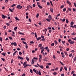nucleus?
<instances>
[{
	"label": "nucleus",
	"instance_id": "nucleus-1",
	"mask_svg": "<svg viewBox=\"0 0 76 76\" xmlns=\"http://www.w3.org/2000/svg\"><path fill=\"white\" fill-rule=\"evenodd\" d=\"M16 8L18 9H21L22 8V6H20V5H18L16 7Z\"/></svg>",
	"mask_w": 76,
	"mask_h": 76
},
{
	"label": "nucleus",
	"instance_id": "nucleus-2",
	"mask_svg": "<svg viewBox=\"0 0 76 76\" xmlns=\"http://www.w3.org/2000/svg\"><path fill=\"white\" fill-rule=\"evenodd\" d=\"M48 18L49 19H48V22H50V20H51L52 19L51 16L49 15L48 16Z\"/></svg>",
	"mask_w": 76,
	"mask_h": 76
},
{
	"label": "nucleus",
	"instance_id": "nucleus-3",
	"mask_svg": "<svg viewBox=\"0 0 76 76\" xmlns=\"http://www.w3.org/2000/svg\"><path fill=\"white\" fill-rule=\"evenodd\" d=\"M39 62H41V60H42V56H41V55H40L39 56Z\"/></svg>",
	"mask_w": 76,
	"mask_h": 76
},
{
	"label": "nucleus",
	"instance_id": "nucleus-4",
	"mask_svg": "<svg viewBox=\"0 0 76 76\" xmlns=\"http://www.w3.org/2000/svg\"><path fill=\"white\" fill-rule=\"evenodd\" d=\"M14 45V46H16L17 44H16V42H14V43H11V45Z\"/></svg>",
	"mask_w": 76,
	"mask_h": 76
},
{
	"label": "nucleus",
	"instance_id": "nucleus-5",
	"mask_svg": "<svg viewBox=\"0 0 76 76\" xmlns=\"http://www.w3.org/2000/svg\"><path fill=\"white\" fill-rule=\"evenodd\" d=\"M44 50V49H42L41 50V53H42L43 55H44V52H43V51Z\"/></svg>",
	"mask_w": 76,
	"mask_h": 76
},
{
	"label": "nucleus",
	"instance_id": "nucleus-6",
	"mask_svg": "<svg viewBox=\"0 0 76 76\" xmlns=\"http://www.w3.org/2000/svg\"><path fill=\"white\" fill-rule=\"evenodd\" d=\"M50 10L52 13H54V12L53 11V10H54V9H53V8H50Z\"/></svg>",
	"mask_w": 76,
	"mask_h": 76
},
{
	"label": "nucleus",
	"instance_id": "nucleus-7",
	"mask_svg": "<svg viewBox=\"0 0 76 76\" xmlns=\"http://www.w3.org/2000/svg\"><path fill=\"white\" fill-rule=\"evenodd\" d=\"M18 58H20V60H23V58L20 56H18Z\"/></svg>",
	"mask_w": 76,
	"mask_h": 76
},
{
	"label": "nucleus",
	"instance_id": "nucleus-8",
	"mask_svg": "<svg viewBox=\"0 0 76 76\" xmlns=\"http://www.w3.org/2000/svg\"><path fill=\"white\" fill-rule=\"evenodd\" d=\"M70 27H72V28H76V25H75L74 26L72 25H71Z\"/></svg>",
	"mask_w": 76,
	"mask_h": 76
},
{
	"label": "nucleus",
	"instance_id": "nucleus-9",
	"mask_svg": "<svg viewBox=\"0 0 76 76\" xmlns=\"http://www.w3.org/2000/svg\"><path fill=\"white\" fill-rule=\"evenodd\" d=\"M76 34V33L73 32L71 34V35H75Z\"/></svg>",
	"mask_w": 76,
	"mask_h": 76
},
{
	"label": "nucleus",
	"instance_id": "nucleus-10",
	"mask_svg": "<svg viewBox=\"0 0 76 76\" xmlns=\"http://www.w3.org/2000/svg\"><path fill=\"white\" fill-rule=\"evenodd\" d=\"M1 55H2L3 56H6V53H1Z\"/></svg>",
	"mask_w": 76,
	"mask_h": 76
},
{
	"label": "nucleus",
	"instance_id": "nucleus-11",
	"mask_svg": "<svg viewBox=\"0 0 76 76\" xmlns=\"http://www.w3.org/2000/svg\"><path fill=\"white\" fill-rule=\"evenodd\" d=\"M34 60L33 59L32 60L31 64H34Z\"/></svg>",
	"mask_w": 76,
	"mask_h": 76
},
{
	"label": "nucleus",
	"instance_id": "nucleus-12",
	"mask_svg": "<svg viewBox=\"0 0 76 76\" xmlns=\"http://www.w3.org/2000/svg\"><path fill=\"white\" fill-rule=\"evenodd\" d=\"M59 62L60 63H61V64L63 65V66H64V64H63V63L61 61H59Z\"/></svg>",
	"mask_w": 76,
	"mask_h": 76
},
{
	"label": "nucleus",
	"instance_id": "nucleus-13",
	"mask_svg": "<svg viewBox=\"0 0 76 76\" xmlns=\"http://www.w3.org/2000/svg\"><path fill=\"white\" fill-rule=\"evenodd\" d=\"M15 18L16 20H19V18H18L17 17H15Z\"/></svg>",
	"mask_w": 76,
	"mask_h": 76
},
{
	"label": "nucleus",
	"instance_id": "nucleus-14",
	"mask_svg": "<svg viewBox=\"0 0 76 76\" xmlns=\"http://www.w3.org/2000/svg\"><path fill=\"white\" fill-rule=\"evenodd\" d=\"M54 42L55 44H56V45H57L58 44V42H57V41L55 40L54 41Z\"/></svg>",
	"mask_w": 76,
	"mask_h": 76
},
{
	"label": "nucleus",
	"instance_id": "nucleus-15",
	"mask_svg": "<svg viewBox=\"0 0 76 76\" xmlns=\"http://www.w3.org/2000/svg\"><path fill=\"white\" fill-rule=\"evenodd\" d=\"M63 67H61V68L60 69V71L61 72L62 70H63Z\"/></svg>",
	"mask_w": 76,
	"mask_h": 76
},
{
	"label": "nucleus",
	"instance_id": "nucleus-16",
	"mask_svg": "<svg viewBox=\"0 0 76 76\" xmlns=\"http://www.w3.org/2000/svg\"><path fill=\"white\" fill-rule=\"evenodd\" d=\"M64 68L65 69V70H66V71L67 70V68L66 66H64Z\"/></svg>",
	"mask_w": 76,
	"mask_h": 76
},
{
	"label": "nucleus",
	"instance_id": "nucleus-17",
	"mask_svg": "<svg viewBox=\"0 0 76 76\" xmlns=\"http://www.w3.org/2000/svg\"><path fill=\"white\" fill-rule=\"evenodd\" d=\"M2 18L3 19H5V16H4V15H2Z\"/></svg>",
	"mask_w": 76,
	"mask_h": 76
},
{
	"label": "nucleus",
	"instance_id": "nucleus-18",
	"mask_svg": "<svg viewBox=\"0 0 76 76\" xmlns=\"http://www.w3.org/2000/svg\"><path fill=\"white\" fill-rule=\"evenodd\" d=\"M17 52V51H15L13 53V56H15V54L16 53V52Z\"/></svg>",
	"mask_w": 76,
	"mask_h": 76
},
{
	"label": "nucleus",
	"instance_id": "nucleus-19",
	"mask_svg": "<svg viewBox=\"0 0 76 76\" xmlns=\"http://www.w3.org/2000/svg\"><path fill=\"white\" fill-rule=\"evenodd\" d=\"M34 35L37 39V34H36V33H34Z\"/></svg>",
	"mask_w": 76,
	"mask_h": 76
},
{
	"label": "nucleus",
	"instance_id": "nucleus-20",
	"mask_svg": "<svg viewBox=\"0 0 76 76\" xmlns=\"http://www.w3.org/2000/svg\"><path fill=\"white\" fill-rule=\"evenodd\" d=\"M41 38V37H39L38 38H37L36 39H37V41H38V40H39V39H40Z\"/></svg>",
	"mask_w": 76,
	"mask_h": 76
},
{
	"label": "nucleus",
	"instance_id": "nucleus-21",
	"mask_svg": "<svg viewBox=\"0 0 76 76\" xmlns=\"http://www.w3.org/2000/svg\"><path fill=\"white\" fill-rule=\"evenodd\" d=\"M44 49H45V50H47V51H48V50H47L48 49V47H45L44 48Z\"/></svg>",
	"mask_w": 76,
	"mask_h": 76
},
{
	"label": "nucleus",
	"instance_id": "nucleus-22",
	"mask_svg": "<svg viewBox=\"0 0 76 76\" xmlns=\"http://www.w3.org/2000/svg\"><path fill=\"white\" fill-rule=\"evenodd\" d=\"M9 10L11 12H13V10H11V9L9 8Z\"/></svg>",
	"mask_w": 76,
	"mask_h": 76
},
{
	"label": "nucleus",
	"instance_id": "nucleus-23",
	"mask_svg": "<svg viewBox=\"0 0 76 76\" xmlns=\"http://www.w3.org/2000/svg\"><path fill=\"white\" fill-rule=\"evenodd\" d=\"M66 23H69V20L68 19H66Z\"/></svg>",
	"mask_w": 76,
	"mask_h": 76
},
{
	"label": "nucleus",
	"instance_id": "nucleus-24",
	"mask_svg": "<svg viewBox=\"0 0 76 76\" xmlns=\"http://www.w3.org/2000/svg\"><path fill=\"white\" fill-rule=\"evenodd\" d=\"M24 67H23V68H25V67H27V64H26V65H24Z\"/></svg>",
	"mask_w": 76,
	"mask_h": 76
},
{
	"label": "nucleus",
	"instance_id": "nucleus-25",
	"mask_svg": "<svg viewBox=\"0 0 76 76\" xmlns=\"http://www.w3.org/2000/svg\"><path fill=\"white\" fill-rule=\"evenodd\" d=\"M26 59L27 61H29V58H28V57L27 56L26 57Z\"/></svg>",
	"mask_w": 76,
	"mask_h": 76
},
{
	"label": "nucleus",
	"instance_id": "nucleus-26",
	"mask_svg": "<svg viewBox=\"0 0 76 76\" xmlns=\"http://www.w3.org/2000/svg\"><path fill=\"white\" fill-rule=\"evenodd\" d=\"M18 33L19 34H20V35H24V34L21 32H18Z\"/></svg>",
	"mask_w": 76,
	"mask_h": 76
},
{
	"label": "nucleus",
	"instance_id": "nucleus-27",
	"mask_svg": "<svg viewBox=\"0 0 76 76\" xmlns=\"http://www.w3.org/2000/svg\"><path fill=\"white\" fill-rule=\"evenodd\" d=\"M22 42L23 43V44H25L26 45L27 44L26 42H25L24 41H23Z\"/></svg>",
	"mask_w": 76,
	"mask_h": 76
},
{
	"label": "nucleus",
	"instance_id": "nucleus-28",
	"mask_svg": "<svg viewBox=\"0 0 76 76\" xmlns=\"http://www.w3.org/2000/svg\"><path fill=\"white\" fill-rule=\"evenodd\" d=\"M41 46H42V45H41V44H40L39 45H38L39 47H41Z\"/></svg>",
	"mask_w": 76,
	"mask_h": 76
},
{
	"label": "nucleus",
	"instance_id": "nucleus-29",
	"mask_svg": "<svg viewBox=\"0 0 76 76\" xmlns=\"http://www.w3.org/2000/svg\"><path fill=\"white\" fill-rule=\"evenodd\" d=\"M66 10V8H64L63 10V12H65Z\"/></svg>",
	"mask_w": 76,
	"mask_h": 76
},
{
	"label": "nucleus",
	"instance_id": "nucleus-30",
	"mask_svg": "<svg viewBox=\"0 0 76 76\" xmlns=\"http://www.w3.org/2000/svg\"><path fill=\"white\" fill-rule=\"evenodd\" d=\"M8 38L9 39H10L11 40H12V37H8Z\"/></svg>",
	"mask_w": 76,
	"mask_h": 76
},
{
	"label": "nucleus",
	"instance_id": "nucleus-31",
	"mask_svg": "<svg viewBox=\"0 0 76 76\" xmlns=\"http://www.w3.org/2000/svg\"><path fill=\"white\" fill-rule=\"evenodd\" d=\"M13 59H12V60H11V63H13Z\"/></svg>",
	"mask_w": 76,
	"mask_h": 76
},
{
	"label": "nucleus",
	"instance_id": "nucleus-32",
	"mask_svg": "<svg viewBox=\"0 0 76 76\" xmlns=\"http://www.w3.org/2000/svg\"><path fill=\"white\" fill-rule=\"evenodd\" d=\"M15 5L16 4H12V5H11L12 7H14V6H15Z\"/></svg>",
	"mask_w": 76,
	"mask_h": 76
},
{
	"label": "nucleus",
	"instance_id": "nucleus-33",
	"mask_svg": "<svg viewBox=\"0 0 76 76\" xmlns=\"http://www.w3.org/2000/svg\"><path fill=\"white\" fill-rule=\"evenodd\" d=\"M53 74L54 75H56L57 73L56 72H53Z\"/></svg>",
	"mask_w": 76,
	"mask_h": 76
},
{
	"label": "nucleus",
	"instance_id": "nucleus-34",
	"mask_svg": "<svg viewBox=\"0 0 76 76\" xmlns=\"http://www.w3.org/2000/svg\"><path fill=\"white\" fill-rule=\"evenodd\" d=\"M73 24H74V22H71V25H73Z\"/></svg>",
	"mask_w": 76,
	"mask_h": 76
},
{
	"label": "nucleus",
	"instance_id": "nucleus-35",
	"mask_svg": "<svg viewBox=\"0 0 76 76\" xmlns=\"http://www.w3.org/2000/svg\"><path fill=\"white\" fill-rule=\"evenodd\" d=\"M75 42H74L73 41H71V42H70V44H74Z\"/></svg>",
	"mask_w": 76,
	"mask_h": 76
},
{
	"label": "nucleus",
	"instance_id": "nucleus-36",
	"mask_svg": "<svg viewBox=\"0 0 76 76\" xmlns=\"http://www.w3.org/2000/svg\"><path fill=\"white\" fill-rule=\"evenodd\" d=\"M72 10H73V12H75V11H76V9L73 8V9H72Z\"/></svg>",
	"mask_w": 76,
	"mask_h": 76
},
{
	"label": "nucleus",
	"instance_id": "nucleus-37",
	"mask_svg": "<svg viewBox=\"0 0 76 76\" xmlns=\"http://www.w3.org/2000/svg\"><path fill=\"white\" fill-rule=\"evenodd\" d=\"M50 3L52 6H53V3H52V1H50Z\"/></svg>",
	"mask_w": 76,
	"mask_h": 76
},
{
	"label": "nucleus",
	"instance_id": "nucleus-38",
	"mask_svg": "<svg viewBox=\"0 0 76 76\" xmlns=\"http://www.w3.org/2000/svg\"><path fill=\"white\" fill-rule=\"evenodd\" d=\"M26 64V62H24L23 64V66H24V65Z\"/></svg>",
	"mask_w": 76,
	"mask_h": 76
},
{
	"label": "nucleus",
	"instance_id": "nucleus-39",
	"mask_svg": "<svg viewBox=\"0 0 76 76\" xmlns=\"http://www.w3.org/2000/svg\"><path fill=\"white\" fill-rule=\"evenodd\" d=\"M54 43H52L51 44V46L53 47V46H54Z\"/></svg>",
	"mask_w": 76,
	"mask_h": 76
},
{
	"label": "nucleus",
	"instance_id": "nucleus-40",
	"mask_svg": "<svg viewBox=\"0 0 76 76\" xmlns=\"http://www.w3.org/2000/svg\"><path fill=\"white\" fill-rule=\"evenodd\" d=\"M68 10H69V11H71V10H72V9H71L70 8H68Z\"/></svg>",
	"mask_w": 76,
	"mask_h": 76
},
{
	"label": "nucleus",
	"instance_id": "nucleus-41",
	"mask_svg": "<svg viewBox=\"0 0 76 76\" xmlns=\"http://www.w3.org/2000/svg\"><path fill=\"white\" fill-rule=\"evenodd\" d=\"M30 72L31 73H32V70L31 69H30Z\"/></svg>",
	"mask_w": 76,
	"mask_h": 76
},
{
	"label": "nucleus",
	"instance_id": "nucleus-42",
	"mask_svg": "<svg viewBox=\"0 0 76 76\" xmlns=\"http://www.w3.org/2000/svg\"><path fill=\"white\" fill-rule=\"evenodd\" d=\"M38 7L40 8V9H42V7L40 5H38Z\"/></svg>",
	"mask_w": 76,
	"mask_h": 76
},
{
	"label": "nucleus",
	"instance_id": "nucleus-43",
	"mask_svg": "<svg viewBox=\"0 0 76 76\" xmlns=\"http://www.w3.org/2000/svg\"><path fill=\"white\" fill-rule=\"evenodd\" d=\"M33 60H38V58L36 57H34L33 58Z\"/></svg>",
	"mask_w": 76,
	"mask_h": 76
},
{
	"label": "nucleus",
	"instance_id": "nucleus-44",
	"mask_svg": "<svg viewBox=\"0 0 76 76\" xmlns=\"http://www.w3.org/2000/svg\"><path fill=\"white\" fill-rule=\"evenodd\" d=\"M64 54H65V55H67H67H68V54H67V53L66 52H64Z\"/></svg>",
	"mask_w": 76,
	"mask_h": 76
},
{
	"label": "nucleus",
	"instance_id": "nucleus-45",
	"mask_svg": "<svg viewBox=\"0 0 76 76\" xmlns=\"http://www.w3.org/2000/svg\"><path fill=\"white\" fill-rule=\"evenodd\" d=\"M38 16H39V14L37 13L36 15V18H38Z\"/></svg>",
	"mask_w": 76,
	"mask_h": 76
},
{
	"label": "nucleus",
	"instance_id": "nucleus-46",
	"mask_svg": "<svg viewBox=\"0 0 76 76\" xmlns=\"http://www.w3.org/2000/svg\"><path fill=\"white\" fill-rule=\"evenodd\" d=\"M39 67H40L41 69H43V66H40Z\"/></svg>",
	"mask_w": 76,
	"mask_h": 76
},
{
	"label": "nucleus",
	"instance_id": "nucleus-47",
	"mask_svg": "<svg viewBox=\"0 0 76 76\" xmlns=\"http://www.w3.org/2000/svg\"><path fill=\"white\" fill-rule=\"evenodd\" d=\"M73 73H75V71H73L71 72V74L72 75L73 74Z\"/></svg>",
	"mask_w": 76,
	"mask_h": 76
},
{
	"label": "nucleus",
	"instance_id": "nucleus-48",
	"mask_svg": "<svg viewBox=\"0 0 76 76\" xmlns=\"http://www.w3.org/2000/svg\"><path fill=\"white\" fill-rule=\"evenodd\" d=\"M38 73L39 75H41V72H40V71Z\"/></svg>",
	"mask_w": 76,
	"mask_h": 76
},
{
	"label": "nucleus",
	"instance_id": "nucleus-49",
	"mask_svg": "<svg viewBox=\"0 0 76 76\" xmlns=\"http://www.w3.org/2000/svg\"><path fill=\"white\" fill-rule=\"evenodd\" d=\"M21 40H22V41L25 40V38H21Z\"/></svg>",
	"mask_w": 76,
	"mask_h": 76
},
{
	"label": "nucleus",
	"instance_id": "nucleus-50",
	"mask_svg": "<svg viewBox=\"0 0 76 76\" xmlns=\"http://www.w3.org/2000/svg\"><path fill=\"white\" fill-rule=\"evenodd\" d=\"M62 43L63 44H64V43H66V42H65V41H62Z\"/></svg>",
	"mask_w": 76,
	"mask_h": 76
},
{
	"label": "nucleus",
	"instance_id": "nucleus-51",
	"mask_svg": "<svg viewBox=\"0 0 76 76\" xmlns=\"http://www.w3.org/2000/svg\"><path fill=\"white\" fill-rule=\"evenodd\" d=\"M19 55H21V54H22V53L21 52H19Z\"/></svg>",
	"mask_w": 76,
	"mask_h": 76
},
{
	"label": "nucleus",
	"instance_id": "nucleus-52",
	"mask_svg": "<svg viewBox=\"0 0 76 76\" xmlns=\"http://www.w3.org/2000/svg\"><path fill=\"white\" fill-rule=\"evenodd\" d=\"M33 71L34 73H35L37 71H36V70L35 69H33Z\"/></svg>",
	"mask_w": 76,
	"mask_h": 76
},
{
	"label": "nucleus",
	"instance_id": "nucleus-53",
	"mask_svg": "<svg viewBox=\"0 0 76 76\" xmlns=\"http://www.w3.org/2000/svg\"><path fill=\"white\" fill-rule=\"evenodd\" d=\"M66 2H67V3H68V4H69V3H70V1H69L68 0H67L66 1Z\"/></svg>",
	"mask_w": 76,
	"mask_h": 76
},
{
	"label": "nucleus",
	"instance_id": "nucleus-54",
	"mask_svg": "<svg viewBox=\"0 0 76 76\" xmlns=\"http://www.w3.org/2000/svg\"><path fill=\"white\" fill-rule=\"evenodd\" d=\"M59 16H60V14H58L56 15V16H57V17H58Z\"/></svg>",
	"mask_w": 76,
	"mask_h": 76
},
{
	"label": "nucleus",
	"instance_id": "nucleus-55",
	"mask_svg": "<svg viewBox=\"0 0 76 76\" xmlns=\"http://www.w3.org/2000/svg\"><path fill=\"white\" fill-rule=\"evenodd\" d=\"M53 58L54 60H55V58H56V56H55V55L53 56Z\"/></svg>",
	"mask_w": 76,
	"mask_h": 76
},
{
	"label": "nucleus",
	"instance_id": "nucleus-56",
	"mask_svg": "<svg viewBox=\"0 0 76 76\" xmlns=\"http://www.w3.org/2000/svg\"><path fill=\"white\" fill-rule=\"evenodd\" d=\"M52 31H51V30H49V33H51Z\"/></svg>",
	"mask_w": 76,
	"mask_h": 76
},
{
	"label": "nucleus",
	"instance_id": "nucleus-57",
	"mask_svg": "<svg viewBox=\"0 0 76 76\" xmlns=\"http://www.w3.org/2000/svg\"><path fill=\"white\" fill-rule=\"evenodd\" d=\"M18 28V27H16L14 28V30H16Z\"/></svg>",
	"mask_w": 76,
	"mask_h": 76
},
{
	"label": "nucleus",
	"instance_id": "nucleus-58",
	"mask_svg": "<svg viewBox=\"0 0 76 76\" xmlns=\"http://www.w3.org/2000/svg\"><path fill=\"white\" fill-rule=\"evenodd\" d=\"M0 40L1 41H2V38L1 37H0Z\"/></svg>",
	"mask_w": 76,
	"mask_h": 76
},
{
	"label": "nucleus",
	"instance_id": "nucleus-59",
	"mask_svg": "<svg viewBox=\"0 0 76 76\" xmlns=\"http://www.w3.org/2000/svg\"><path fill=\"white\" fill-rule=\"evenodd\" d=\"M6 25L7 26H9V25H10V24H9V23H6Z\"/></svg>",
	"mask_w": 76,
	"mask_h": 76
},
{
	"label": "nucleus",
	"instance_id": "nucleus-60",
	"mask_svg": "<svg viewBox=\"0 0 76 76\" xmlns=\"http://www.w3.org/2000/svg\"><path fill=\"white\" fill-rule=\"evenodd\" d=\"M65 20H66V19H64L62 20V22H65Z\"/></svg>",
	"mask_w": 76,
	"mask_h": 76
},
{
	"label": "nucleus",
	"instance_id": "nucleus-61",
	"mask_svg": "<svg viewBox=\"0 0 76 76\" xmlns=\"http://www.w3.org/2000/svg\"><path fill=\"white\" fill-rule=\"evenodd\" d=\"M72 54L71 53L69 55V57H72Z\"/></svg>",
	"mask_w": 76,
	"mask_h": 76
},
{
	"label": "nucleus",
	"instance_id": "nucleus-62",
	"mask_svg": "<svg viewBox=\"0 0 76 76\" xmlns=\"http://www.w3.org/2000/svg\"><path fill=\"white\" fill-rule=\"evenodd\" d=\"M74 5L75 7H76V3H74Z\"/></svg>",
	"mask_w": 76,
	"mask_h": 76
},
{
	"label": "nucleus",
	"instance_id": "nucleus-63",
	"mask_svg": "<svg viewBox=\"0 0 76 76\" xmlns=\"http://www.w3.org/2000/svg\"><path fill=\"white\" fill-rule=\"evenodd\" d=\"M64 7V6L63 5H62V6H61L60 7L61 8H63V7Z\"/></svg>",
	"mask_w": 76,
	"mask_h": 76
},
{
	"label": "nucleus",
	"instance_id": "nucleus-64",
	"mask_svg": "<svg viewBox=\"0 0 76 76\" xmlns=\"http://www.w3.org/2000/svg\"><path fill=\"white\" fill-rule=\"evenodd\" d=\"M64 76V74H62L61 75V76Z\"/></svg>",
	"mask_w": 76,
	"mask_h": 76
}]
</instances>
